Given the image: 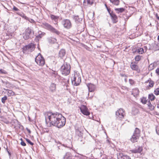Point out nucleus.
Returning <instances> with one entry per match:
<instances>
[{"mask_svg":"<svg viewBox=\"0 0 159 159\" xmlns=\"http://www.w3.org/2000/svg\"><path fill=\"white\" fill-rule=\"evenodd\" d=\"M148 98L150 100L152 101L155 99V97L153 94H151L149 95Z\"/></svg>","mask_w":159,"mask_h":159,"instance_id":"nucleus-32","label":"nucleus"},{"mask_svg":"<svg viewBox=\"0 0 159 159\" xmlns=\"http://www.w3.org/2000/svg\"><path fill=\"white\" fill-rule=\"evenodd\" d=\"M129 82L130 85H134L135 84V82L132 79H129Z\"/></svg>","mask_w":159,"mask_h":159,"instance_id":"nucleus-35","label":"nucleus"},{"mask_svg":"<svg viewBox=\"0 0 159 159\" xmlns=\"http://www.w3.org/2000/svg\"><path fill=\"white\" fill-rule=\"evenodd\" d=\"M20 144L22 146H25L26 145V143H25V142L22 140L20 143Z\"/></svg>","mask_w":159,"mask_h":159,"instance_id":"nucleus-46","label":"nucleus"},{"mask_svg":"<svg viewBox=\"0 0 159 159\" xmlns=\"http://www.w3.org/2000/svg\"><path fill=\"white\" fill-rule=\"evenodd\" d=\"M45 119L46 123L49 127L53 126L60 128L65 125L66 122L65 118L57 112H48Z\"/></svg>","mask_w":159,"mask_h":159,"instance_id":"nucleus-1","label":"nucleus"},{"mask_svg":"<svg viewBox=\"0 0 159 159\" xmlns=\"http://www.w3.org/2000/svg\"><path fill=\"white\" fill-rule=\"evenodd\" d=\"M7 91L8 95L9 96H13L14 95V93L12 90L9 89H7Z\"/></svg>","mask_w":159,"mask_h":159,"instance_id":"nucleus-33","label":"nucleus"},{"mask_svg":"<svg viewBox=\"0 0 159 159\" xmlns=\"http://www.w3.org/2000/svg\"><path fill=\"white\" fill-rule=\"evenodd\" d=\"M15 120L16 121H17V122H18V123H19V122L17 120Z\"/></svg>","mask_w":159,"mask_h":159,"instance_id":"nucleus-58","label":"nucleus"},{"mask_svg":"<svg viewBox=\"0 0 159 159\" xmlns=\"http://www.w3.org/2000/svg\"><path fill=\"white\" fill-rule=\"evenodd\" d=\"M7 152H8V153H9V155H10V153L8 151H7Z\"/></svg>","mask_w":159,"mask_h":159,"instance_id":"nucleus-59","label":"nucleus"},{"mask_svg":"<svg viewBox=\"0 0 159 159\" xmlns=\"http://www.w3.org/2000/svg\"><path fill=\"white\" fill-rule=\"evenodd\" d=\"M83 128L80 125L78 124H76L75 126V132L77 131H83Z\"/></svg>","mask_w":159,"mask_h":159,"instance_id":"nucleus-20","label":"nucleus"},{"mask_svg":"<svg viewBox=\"0 0 159 159\" xmlns=\"http://www.w3.org/2000/svg\"><path fill=\"white\" fill-rule=\"evenodd\" d=\"M148 105L149 107V109L151 110H153L154 107L151 104L149 101L148 102Z\"/></svg>","mask_w":159,"mask_h":159,"instance_id":"nucleus-31","label":"nucleus"},{"mask_svg":"<svg viewBox=\"0 0 159 159\" xmlns=\"http://www.w3.org/2000/svg\"><path fill=\"white\" fill-rule=\"evenodd\" d=\"M105 7H106V8H108V7H107V4H105Z\"/></svg>","mask_w":159,"mask_h":159,"instance_id":"nucleus-55","label":"nucleus"},{"mask_svg":"<svg viewBox=\"0 0 159 159\" xmlns=\"http://www.w3.org/2000/svg\"><path fill=\"white\" fill-rule=\"evenodd\" d=\"M72 84L75 86H78L81 82V78L79 73H75L71 78Z\"/></svg>","mask_w":159,"mask_h":159,"instance_id":"nucleus-3","label":"nucleus"},{"mask_svg":"<svg viewBox=\"0 0 159 159\" xmlns=\"http://www.w3.org/2000/svg\"><path fill=\"white\" fill-rule=\"evenodd\" d=\"M154 93L155 95H157L159 94V87L156 89L154 91Z\"/></svg>","mask_w":159,"mask_h":159,"instance_id":"nucleus-40","label":"nucleus"},{"mask_svg":"<svg viewBox=\"0 0 159 159\" xmlns=\"http://www.w3.org/2000/svg\"><path fill=\"white\" fill-rule=\"evenodd\" d=\"M124 111L123 109L120 108L116 112V115L118 120H121L124 118L123 113Z\"/></svg>","mask_w":159,"mask_h":159,"instance_id":"nucleus-9","label":"nucleus"},{"mask_svg":"<svg viewBox=\"0 0 159 159\" xmlns=\"http://www.w3.org/2000/svg\"><path fill=\"white\" fill-rule=\"evenodd\" d=\"M50 90L52 92H54L56 89V84L54 83H52L49 87Z\"/></svg>","mask_w":159,"mask_h":159,"instance_id":"nucleus-23","label":"nucleus"},{"mask_svg":"<svg viewBox=\"0 0 159 159\" xmlns=\"http://www.w3.org/2000/svg\"><path fill=\"white\" fill-rule=\"evenodd\" d=\"M144 52V50L143 48H138V53L140 54H142Z\"/></svg>","mask_w":159,"mask_h":159,"instance_id":"nucleus-36","label":"nucleus"},{"mask_svg":"<svg viewBox=\"0 0 159 159\" xmlns=\"http://www.w3.org/2000/svg\"><path fill=\"white\" fill-rule=\"evenodd\" d=\"M154 84V82L152 80H150L148 86L150 87H152L153 86Z\"/></svg>","mask_w":159,"mask_h":159,"instance_id":"nucleus-37","label":"nucleus"},{"mask_svg":"<svg viewBox=\"0 0 159 159\" xmlns=\"http://www.w3.org/2000/svg\"><path fill=\"white\" fill-rule=\"evenodd\" d=\"M125 82H126L127 80V79H125Z\"/></svg>","mask_w":159,"mask_h":159,"instance_id":"nucleus-56","label":"nucleus"},{"mask_svg":"<svg viewBox=\"0 0 159 159\" xmlns=\"http://www.w3.org/2000/svg\"><path fill=\"white\" fill-rule=\"evenodd\" d=\"M49 42L51 43H56L57 41V39L51 37L49 39Z\"/></svg>","mask_w":159,"mask_h":159,"instance_id":"nucleus-29","label":"nucleus"},{"mask_svg":"<svg viewBox=\"0 0 159 159\" xmlns=\"http://www.w3.org/2000/svg\"><path fill=\"white\" fill-rule=\"evenodd\" d=\"M35 61L36 63L40 66H43L45 64V60L40 53L35 57Z\"/></svg>","mask_w":159,"mask_h":159,"instance_id":"nucleus-7","label":"nucleus"},{"mask_svg":"<svg viewBox=\"0 0 159 159\" xmlns=\"http://www.w3.org/2000/svg\"><path fill=\"white\" fill-rule=\"evenodd\" d=\"M83 131H77V132H75L76 134H77L78 136L80 137H82L83 136Z\"/></svg>","mask_w":159,"mask_h":159,"instance_id":"nucleus-30","label":"nucleus"},{"mask_svg":"<svg viewBox=\"0 0 159 159\" xmlns=\"http://www.w3.org/2000/svg\"><path fill=\"white\" fill-rule=\"evenodd\" d=\"M130 66L132 70L137 71L138 72H140V70L139 69L138 66L137 65L135 64L134 63L131 62L130 65Z\"/></svg>","mask_w":159,"mask_h":159,"instance_id":"nucleus-15","label":"nucleus"},{"mask_svg":"<svg viewBox=\"0 0 159 159\" xmlns=\"http://www.w3.org/2000/svg\"><path fill=\"white\" fill-rule=\"evenodd\" d=\"M74 19L77 24H80L82 21V18L78 16H75L74 17Z\"/></svg>","mask_w":159,"mask_h":159,"instance_id":"nucleus-17","label":"nucleus"},{"mask_svg":"<svg viewBox=\"0 0 159 159\" xmlns=\"http://www.w3.org/2000/svg\"><path fill=\"white\" fill-rule=\"evenodd\" d=\"M94 2L93 0H84V4L88 5H92Z\"/></svg>","mask_w":159,"mask_h":159,"instance_id":"nucleus-22","label":"nucleus"},{"mask_svg":"<svg viewBox=\"0 0 159 159\" xmlns=\"http://www.w3.org/2000/svg\"><path fill=\"white\" fill-rule=\"evenodd\" d=\"M115 10L116 11V13H119L123 12L125 11V9L123 8H116L115 9Z\"/></svg>","mask_w":159,"mask_h":159,"instance_id":"nucleus-27","label":"nucleus"},{"mask_svg":"<svg viewBox=\"0 0 159 159\" xmlns=\"http://www.w3.org/2000/svg\"><path fill=\"white\" fill-rule=\"evenodd\" d=\"M7 98L6 96H4V97L2 98L1 101L3 103H4L5 102V101L7 99Z\"/></svg>","mask_w":159,"mask_h":159,"instance_id":"nucleus-38","label":"nucleus"},{"mask_svg":"<svg viewBox=\"0 0 159 159\" xmlns=\"http://www.w3.org/2000/svg\"><path fill=\"white\" fill-rule=\"evenodd\" d=\"M141 159H147V158H146L145 157H143Z\"/></svg>","mask_w":159,"mask_h":159,"instance_id":"nucleus-57","label":"nucleus"},{"mask_svg":"<svg viewBox=\"0 0 159 159\" xmlns=\"http://www.w3.org/2000/svg\"><path fill=\"white\" fill-rule=\"evenodd\" d=\"M133 53H138V49H137L134 51H133Z\"/></svg>","mask_w":159,"mask_h":159,"instance_id":"nucleus-47","label":"nucleus"},{"mask_svg":"<svg viewBox=\"0 0 159 159\" xmlns=\"http://www.w3.org/2000/svg\"><path fill=\"white\" fill-rule=\"evenodd\" d=\"M156 17H157V19L159 20V16H158V15L157 14H156Z\"/></svg>","mask_w":159,"mask_h":159,"instance_id":"nucleus-52","label":"nucleus"},{"mask_svg":"<svg viewBox=\"0 0 159 159\" xmlns=\"http://www.w3.org/2000/svg\"><path fill=\"white\" fill-rule=\"evenodd\" d=\"M124 75H122V76H124Z\"/></svg>","mask_w":159,"mask_h":159,"instance_id":"nucleus-60","label":"nucleus"},{"mask_svg":"<svg viewBox=\"0 0 159 159\" xmlns=\"http://www.w3.org/2000/svg\"><path fill=\"white\" fill-rule=\"evenodd\" d=\"M142 57V56L140 55H137L135 57V60L136 61H138L140 60Z\"/></svg>","mask_w":159,"mask_h":159,"instance_id":"nucleus-34","label":"nucleus"},{"mask_svg":"<svg viewBox=\"0 0 159 159\" xmlns=\"http://www.w3.org/2000/svg\"><path fill=\"white\" fill-rule=\"evenodd\" d=\"M139 90L137 88H135L133 90L132 94L133 95L134 97H136L139 95Z\"/></svg>","mask_w":159,"mask_h":159,"instance_id":"nucleus-21","label":"nucleus"},{"mask_svg":"<svg viewBox=\"0 0 159 159\" xmlns=\"http://www.w3.org/2000/svg\"><path fill=\"white\" fill-rule=\"evenodd\" d=\"M25 139L27 142L30 145H34V143L32 142L29 139Z\"/></svg>","mask_w":159,"mask_h":159,"instance_id":"nucleus-41","label":"nucleus"},{"mask_svg":"<svg viewBox=\"0 0 159 159\" xmlns=\"http://www.w3.org/2000/svg\"><path fill=\"white\" fill-rule=\"evenodd\" d=\"M156 133L158 135H159V125L157 126L156 127Z\"/></svg>","mask_w":159,"mask_h":159,"instance_id":"nucleus-44","label":"nucleus"},{"mask_svg":"<svg viewBox=\"0 0 159 159\" xmlns=\"http://www.w3.org/2000/svg\"><path fill=\"white\" fill-rule=\"evenodd\" d=\"M31 23H34V21L32 19H30V21H29Z\"/></svg>","mask_w":159,"mask_h":159,"instance_id":"nucleus-49","label":"nucleus"},{"mask_svg":"<svg viewBox=\"0 0 159 159\" xmlns=\"http://www.w3.org/2000/svg\"><path fill=\"white\" fill-rule=\"evenodd\" d=\"M140 130L137 128H136L134 132L133 135L130 138L131 141L133 143L137 142L140 136Z\"/></svg>","mask_w":159,"mask_h":159,"instance_id":"nucleus-6","label":"nucleus"},{"mask_svg":"<svg viewBox=\"0 0 159 159\" xmlns=\"http://www.w3.org/2000/svg\"><path fill=\"white\" fill-rule=\"evenodd\" d=\"M61 24L66 29H69L72 26V24L69 19H63L61 21Z\"/></svg>","mask_w":159,"mask_h":159,"instance_id":"nucleus-8","label":"nucleus"},{"mask_svg":"<svg viewBox=\"0 0 159 159\" xmlns=\"http://www.w3.org/2000/svg\"><path fill=\"white\" fill-rule=\"evenodd\" d=\"M141 102L143 104H145L146 103L147 101L145 98H143L141 99Z\"/></svg>","mask_w":159,"mask_h":159,"instance_id":"nucleus-39","label":"nucleus"},{"mask_svg":"<svg viewBox=\"0 0 159 159\" xmlns=\"http://www.w3.org/2000/svg\"><path fill=\"white\" fill-rule=\"evenodd\" d=\"M87 86L88 87L89 91L90 92H93L95 89V86L91 83L87 84Z\"/></svg>","mask_w":159,"mask_h":159,"instance_id":"nucleus-14","label":"nucleus"},{"mask_svg":"<svg viewBox=\"0 0 159 159\" xmlns=\"http://www.w3.org/2000/svg\"><path fill=\"white\" fill-rule=\"evenodd\" d=\"M143 150L142 147L139 146L137 148L131 150V151L133 153H141Z\"/></svg>","mask_w":159,"mask_h":159,"instance_id":"nucleus-16","label":"nucleus"},{"mask_svg":"<svg viewBox=\"0 0 159 159\" xmlns=\"http://www.w3.org/2000/svg\"><path fill=\"white\" fill-rule=\"evenodd\" d=\"M16 14H17L18 15L20 16L23 18H24L25 19L30 21V18H29L28 17L25 16V15L22 12H17Z\"/></svg>","mask_w":159,"mask_h":159,"instance_id":"nucleus-19","label":"nucleus"},{"mask_svg":"<svg viewBox=\"0 0 159 159\" xmlns=\"http://www.w3.org/2000/svg\"><path fill=\"white\" fill-rule=\"evenodd\" d=\"M70 63L64 61L60 68V71L62 75L67 76L70 73Z\"/></svg>","mask_w":159,"mask_h":159,"instance_id":"nucleus-2","label":"nucleus"},{"mask_svg":"<svg viewBox=\"0 0 159 159\" xmlns=\"http://www.w3.org/2000/svg\"><path fill=\"white\" fill-rule=\"evenodd\" d=\"M13 11H17V12H19V11H20L16 7L14 6L13 9H12Z\"/></svg>","mask_w":159,"mask_h":159,"instance_id":"nucleus-42","label":"nucleus"},{"mask_svg":"<svg viewBox=\"0 0 159 159\" xmlns=\"http://www.w3.org/2000/svg\"><path fill=\"white\" fill-rule=\"evenodd\" d=\"M156 50H159V42L156 45L155 47Z\"/></svg>","mask_w":159,"mask_h":159,"instance_id":"nucleus-45","label":"nucleus"},{"mask_svg":"<svg viewBox=\"0 0 159 159\" xmlns=\"http://www.w3.org/2000/svg\"><path fill=\"white\" fill-rule=\"evenodd\" d=\"M50 17L52 20H54L55 22H57L59 17L53 15H51L50 16Z\"/></svg>","mask_w":159,"mask_h":159,"instance_id":"nucleus-28","label":"nucleus"},{"mask_svg":"<svg viewBox=\"0 0 159 159\" xmlns=\"http://www.w3.org/2000/svg\"><path fill=\"white\" fill-rule=\"evenodd\" d=\"M38 33L39 34L36 36L35 39V40L37 42L38 41H39V39L41 38L45 34V33L42 32L41 31H39Z\"/></svg>","mask_w":159,"mask_h":159,"instance_id":"nucleus-18","label":"nucleus"},{"mask_svg":"<svg viewBox=\"0 0 159 159\" xmlns=\"http://www.w3.org/2000/svg\"><path fill=\"white\" fill-rule=\"evenodd\" d=\"M107 10L108 11V12L109 13V14L110 15V13H111V12H110V9L109 8H107Z\"/></svg>","mask_w":159,"mask_h":159,"instance_id":"nucleus-50","label":"nucleus"},{"mask_svg":"<svg viewBox=\"0 0 159 159\" xmlns=\"http://www.w3.org/2000/svg\"><path fill=\"white\" fill-rule=\"evenodd\" d=\"M111 2L115 5L118 6L120 3L119 0H109Z\"/></svg>","mask_w":159,"mask_h":159,"instance_id":"nucleus-26","label":"nucleus"},{"mask_svg":"<svg viewBox=\"0 0 159 159\" xmlns=\"http://www.w3.org/2000/svg\"><path fill=\"white\" fill-rule=\"evenodd\" d=\"M157 108H159V103L157 104Z\"/></svg>","mask_w":159,"mask_h":159,"instance_id":"nucleus-54","label":"nucleus"},{"mask_svg":"<svg viewBox=\"0 0 159 159\" xmlns=\"http://www.w3.org/2000/svg\"><path fill=\"white\" fill-rule=\"evenodd\" d=\"M156 73L159 75V68H157L156 70Z\"/></svg>","mask_w":159,"mask_h":159,"instance_id":"nucleus-48","label":"nucleus"},{"mask_svg":"<svg viewBox=\"0 0 159 159\" xmlns=\"http://www.w3.org/2000/svg\"><path fill=\"white\" fill-rule=\"evenodd\" d=\"M34 31L30 28L28 27L25 30V32L23 34V36L24 39L27 40L31 38V35H33Z\"/></svg>","mask_w":159,"mask_h":159,"instance_id":"nucleus-5","label":"nucleus"},{"mask_svg":"<svg viewBox=\"0 0 159 159\" xmlns=\"http://www.w3.org/2000/svg\"><path fill=\"white\" fill-rule=\"evenodd\" d=\"M110 16L113 23H116L118 21V17L112 11L110 13Z\"/></svg>","mask_w":159,"mask_h":159,"instance_id":"nucleus-13","label":"nucleus"},{"mask_svg":"<svg viewBox=\"0 0 159 159\" xmlns=\"http://www.w3.org/2000/svg\"><path fill=\"white\" fill-rule=\"evenodd\" d=\"M35 45L33 43H31L28 45L25 46L23 48L24 51L29 50L30 52H32L35 48Z\"/></svg>","mask_w":159,"mask_h":159,"instance_id":"nucleus-10","label":"nucleus"},{"mask_svg":"<svg viewBox=\"0 0 159 159\" xmlns=\"http://www.w3.org/2000/svg\"><path fill=\"white\" fill-rule=\"evenodd\" d=\"M26 129H27V131H28L29 133L30 134V133L31 132L30 130L29 129H27V128H26Z\"/></svg>","mask_w":159,"mask_h":159,"instance_id":"nucleus-51","label":"nucleus"},{"mask_svg":"<svg viewBox=\"0 0 159 159\" xmlns=\"http://www.w3.org/2000/svg\"><path fill=\"white\" fill-rule=\"evenodd\" d=\"M43 27L48 30L51 32L52 33H55L57 35H59L61 34V32L57 30V29L54 28L50 25L47 23H43Z\"/></svg>","mask_w":159,"mask_h":159,"instance_id":"nucleus-4","label":"nucleus"},{"mask_svg":"<svg viewBox=\"0 0 159 159\" xmlns=\"http://www.w3.org/2000/svg\"><path fill=\"white\" fill-rule=\"evenodd\" d=\"M0 73L2 74H7V72L3 69L0 70Z\"/></svg>","mask_w":159,"mask_h":159,"instance_id":"nucleus-43","label":"nucleus"},{"mask_svg":"<svg viewBox=\"0 0 159 159\" xmlns=\"http://www.w3.org/2000/svg\"><path fill=\"white\" fill-rule=\"evenodd\" d=\"M71 155L70 152H67L63 157V159H71Z\"/></svg>","mask_w":159,"mask_h":159,"instance_id":"nucleus-25","label":"nucleus"},{"mask_svg":"<svg viewBox=\"0 0 159 159\" xmlns=\"http://www.w3.org/2000/svg\"><path fill=\"white\" fill-rule=\"evenodd\" d=\"M81 112L84 115L88 116L90 114V112L88 111L87 107L85 106L82 105L80 108Z\"/></svg>","mask_w":159,"mask_h":159,"instance_id":"nucleus-11","label":"nucleus"},{"mask_svg":"<svg viewBox=\"0 0 159 159\" xmlns=\"http://www.w3.org/2000/svg\"><path fill=\"white\" fill-rule=\"evenodd\" d=\"M118 159H131L128 156L124 154L122 152H119L117 154Z\"/></svg>","mask_w":159,"mask_h":159,"instance_id":"nucleus-12","label":"nucleus"},{"mask_svg":"<svg viewBox=\"0 0 159 159\" xmlns=\"http://www.w3.org/2000/svg\"><path fill=\"white\" fill-rule=\"evenodd\" d=\"M107 143L108 144H110V141L109 140H107V141H106Z\"/></svg>","mask_w":159,"mask_h":159,"instance_id":"nucleus-53","label":"nucleus"},{"mask_svg":"<svg viewBox=\"0 0 159 159\" xmlns=\"http://www.w3.org/2000/svg\"><path fill=\"white\" fill-rule=\"evenodd\" d=\"M59 56L61 58L64 57L66 54V51L64 49H62L59 52Z\"/></svg>","mask_w":159,"mask_h":159,"instance_id":"nucleus-24","label":"nucleus"}]
</instances>
